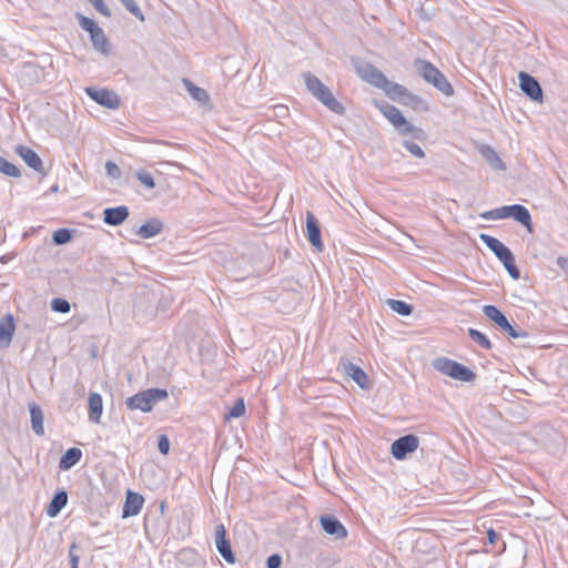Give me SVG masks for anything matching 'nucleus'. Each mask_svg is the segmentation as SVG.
I'll list each match as a JSON object with an SVG mask.
<instances>
[{"label":"nucleus","mask_w":568,"mask_h":568,"mask_svg":"<svg viewBox=\"0 0 568 568\" xmlns=\"http://www.w3.org/2000/svg\"><path fill=\"white\" fill-rule=\"evenodd\" d=\"M72 240V232L69 229H59L53 232L52 241L55 245H64Z\"/></svg>","instance_id":"obj_36"},{"label":"nucleus","mask_w":568,"mask_h":568,"mask_svg":"<svg viewBox=\"0 0 568 568\" xmlns=\"http://www.w3.org/2000/svg\"><path fill=\"white\" fill-rule=\"evenodd\" d=\"M414 65L418 74L427 82L433 84L446 97L454 94V89L446 77L433 63L427 60L416 59Z\"/></svg>","instance_id":"obj_4"},{"label":"nucleus","mask_w":568,"mask_h":568,"mask_svg":"<svg viewBox=\"0 0 568 568\" xmlns=\"http://www.w3.org/2000/svg\"><path fill=\"white\" fill-rule=\"evenodd\" d=\"M432 366L443 375H447L456 381L473 382L476 378V373L467 366L450 359L448 357H437L432 362Z\"/></svg>","instance_id":"obj_5"},{"label":"nucleus","mask_w":568,"mask_h":568,"mask_svg":"<svg viewBox=\"0 0 568 568\" xmlns=\"http://www.w3.org/2000/svg\"><path fill=\"white\" fill-rule=\"evenodd\" d=\"M501 331L508 334L511 338L527 337L528 333L525 329L516 328L510 324L508 318L499 326Z\"/></svg>","instance_id":"obj_37"},{"label":"nucleus","mask_w":568,"mask_h":568,"mask_svg":"<svg viewBox=\"0 0 568 568\" xmlns=\"http://www.w3.org/2000/svg\"><path fill=\"white\" fill-rule=\"evenodd\" d=\"M503 265L507 270L508 274L513 280H518L520 277V271L515 262V256L513 252L504 257L501 261Z\"/></svg>","instance_id":"obj_35"},{"label":"nucleus","mask_w":568,"mask_h":568,"mask_svg":"<svg viewBox=\"0 0 568 568\" xmlns=\"http://www.w3.org/2000/svg\"><path fill=\"white\" fill-rule=\"evenodd\" d=\"M274 113L276 116L285 118L288 114V109L285 105L274 106Z\"/></svg>","instance_id":"obj_49"},{"label":"nucleus","mask_w":568,"mask_h":568,"mask_svg":"<svg viewBox=\"0 0 568 568\" xmlns=\"http://www.w3.org/2000/svg\"><path fill=\"white\" fill-rule=\"evenodd\" d=\"M50 305H51V310L53 312L61 313V314H67L71 310L70 303L67 300L61 298V297H54L51 301Z\"/></svg>","instance_id":"obj_39"},{"label":"nucleus","mask_w":568,"mask_h":568,"mask_svg":"<svg viewBox=\"0 0 568 568\" xmlns=\"http://www.w3.org/2000/svg\"><path fill=\"white\" fill-rule=\"evenodd\" d=\"M125 9L133 14L138 20L144 21V14L138 3L134 0H119Z\"/></svg>","instance_id":"obj_38"},{"label":"nucleus","mask_w":568,"mask_h":568,"mask_svg":"<svg viewBox=\"0 0 568 568\" xmlns=\"http://www.w3.org/2000/svg\"><path fill=\"white\" fill-rule=\"evenodd\" d=\"M144 504V498L142 495L134 493L132 490L126 491L124 506L122 508V517L128 518L132 516H136Z\"/></svg>","instance_id":"obj_15"},{"label":"nucleus","mask_w":568,"mask_h":568,"mask_svg":"<svg viewBox=\"0 0 568 568\" xmlns=\"http://www.w3.org/2000/svg\"><path fill=\"white\" fill-rule=\"evenodd\" d=\"M322 529L335 539H343L347 536V530L343 524L333 515H322L320 517Z\"/></svg>","instance_id":"obj_12"},{"label":"nucleus","mask_w":568,"mask_h":568,"mask_svg":"<svg viewBox=\"0 0 568 568\" xmlns=\"http://www.w3.org/2000/svg\"><path fill=\"white\" fill-rule=\"evenodd\" d=\"M106 174L112 179H120L122 175L121 169L112 161L105 163Z\"/></svg>","instance_id":"obj_45"},{"label":"nucleus","mask_w":568,"mask_h":568,"mask_svg":"<svg viewBox=\"0 0 568 568\" xmlns=\"http://www.w3.org/2000/svg\"><path fill=\"white\" fill-rule=\"evenodd\" d=\"M395 129L397 130L398 134L402 135L403 138L410 136V139L417 141H423L426 139V132L423 129L413 125L407 120L405 124L395 126Z\"/></svg>","instance_id":"obj_27"},{"label":"nucleus","mask_w":568,"mask_h":568,"mask_svg":"<svg viewBox=\"0 0 568 568\" xmlns=\"http://www.w3.org/2000/svg\"><path fill=\"white\" fill-rule=\"evenodd\" d=\"M479 240L496 255L499 261L511 253L508 246L489 234L480 233Z\"/></svg>","instance_id":"obj_17"},{"label":"nucleus","mask_w":568,"mask_h":568,"mask_svg":"<svg viewBox=\"0 0 568 568\" xmlns=\"http://www.w3.org/2000/svg\"><path fill=\"white\" fill-rule=\"evenodd\" d=\"M85 93L98 104L108 109H118L120 106V97L108 89H97L93 87L85 88Z\"/></svg>","instance_id":"obj_7"},{"label":"nucleus","mask_w":568,"mask_h":568,"mask_svg":"<svg viewBox=\"0 0 568 568\" xmlns=\"http://www.w3.org/2000/svg\"><path fill=\"white\" fill-rule=\"evenodd\" d=\"M77 18H78V21H79V24L80 27L85 30L87 32L89 33H92L93 31H95L98 28H100L95 21L91 18H88L81 13H77Z\"/></svg>","instance_id":"obj_42"},{"label":"nucleus","mask_w":568,"mask_h":568,"mask_svg":"<svg viewBox=\"0 0 568 568\" xmlns=\"http://www.w3.org/2000/svg\"><path fill=\"white\" fill-rule=\"evenodd\" d=\"M163 230V223L156 219V217H152V219H149L145 223H143L136 234L141 237V239H151L158 234H160Z\"/></svg>","instance_id":"obj_20"},{"label":"nucleus","mask_w":568,"mask_h":568,"mask_svg":"<svg viewBox=\"0 0 568 568\" xmlns=\"http://www.w3.org/2000/svg\"><path fill=\"white\" fill-rule=\"evenodd\" d=\"M78 545L75 542H72L69 549H72V554H75V550L78 549Z\"/></svg>","instance_id":"obj_53"},{"label":"nucleus","mask_w":568,"mask_h":568,"mask_svg":"<svg viewBox=\"0 0 568 568\" xmlns=\"http://www.w3.org/2000/svg\"><path fill=\"white\" fill-rule=\"evenodd\" d=\"M303 78L307 90L328 110L339 115L345 113L344 105L335 99L332 91L316 75L304 72Z\"/></svg>","instance_id":"obj_1"},{"label":"nucleus","mask_w":568,"mask_h":568,"mask_svg":"<svg viewBox=\"0 0 568 568\" xmlns=\"http://www.w3.org/2000/svg\"><path fill=\"white\" fill-rule=\"evenodd\" d=\"M178 560L181 562L189 561L193 562L197 559V554L192 548H183L178 552Z\"/></svg>","instance_id":"obj_44"},{"label":"nucleus","mask_w":568,"mask_h":568,"mask_svg":"<svg viewBox=\"0 0 568 568\" xmlns=\"http://www.w3.org/2000/svg\"><path fill=\"white\" fill-rule=\"evenodd\" d=\"M29 412L32 430L34 432L36 435L42 436L44 434L42 408L36 403H30Z\"/></svg>","instance_id":"obj_22"},{"label":"nucleus","mask_w":568,"mask_h":568,"mask_svg":"<svg viewBox=\"0 0 568 568\" xmlns=\"http://www.w3.org/2000/svg\"><path fill=\"white\" fill-rule=\"evenodd\" d=\"M485 220L514 219L524 225L528 232H532L531 215L528 209L521 204L504 205L480 214Z\"/></svg>","instance_id":"obj_3"},{"label":"nucleus","mask_w":568,"mask_h":568,"mask_svg":"<svg viewBox=\"0 0 568 568\" xmlns=\"http://www.w3.org/2000/svg\"><path fill=\"white\" fill-rule=\"evenodd\" d=\"M520 90L532 101L541 102L544 92L537 79L525 71L518 74Z\"/></svg>","instance_id":"obj_8"},{"label":"nucleus","mask_w":568,"mask_h":568,"mask_svg":"<svg viewBox=\"0 0 568 568\" xmlns=\"http://www.w3.org/2000/svg\"><path fill=\"white\" fill-rule=\"evenodd\" d=\"M480 155L494 170L506 171V165L497 154V152L490 145H481L479 149Z\"/></svg>","instance_id":"obj_23"},{"label":"nucleus","mask_w":568,"mask_h":568,"mask_svg":"<svg viewBox=\"0 0 568 568\" xmlns=\"http://www.w3.org/2000/svg\"><path fill=\"white\" fill-rule=\"evenodd\" d=\"M403 146L414 156L416 158H424L425 156V152L423 151V149L415 142V140H407V139H404L403 142H402Z\"/></svg>","instance_id":"obj_40"},{"label":"nucleus","mask_w":568,"mask_h":568,"mask_svg":"<svg viewBox=\"0 0 568 568\" xmlns=\"http://www.w3.org/2000/svg\"><path fill=\"white\" fill-rule=\"evenodd\" d=\"M97 11H99L104 17H111V11L108 6L103 2V0H89Z\"/></svg>","instance_id":"obj_47"},{"label":"nucleus","mask_w":568,"mask_h":568,"mask_svg":"<svg viewBox=\"0 0 568 568\" xmlns=\"http://www.w3.org/2000/svg\"><path fill=\"white\" fill-rule=\"evenodd\" d=\"M136 179L148 189H154L155 187V181L151 173L140 170L135 173Z\"/></svg>","instance_id":"obj_43"},{"label":"nucleus","mask_w":568,"mask_h":568,"mask_svg":"<svg viewBox=\"0 0 568 568\" xmlns=\"http://www.w3.org/2000/svg\"><path fill=\"white\" fill-rule=\"evenodd\" d=\"M70 568H79V556L69 549Z\"/></svg>","instance_id":"obj_50"},{"label":"nucleus","mask_w":568,"mask_h":568,"mask_svg":"<svg viewBox=\"0 0 568 568\" xmlns=\"http://www.w3.org/2000/svg\"><path fill=\"white\" fill-rule=\"evenodd\" d=\"M182 82H183L186 91L190 93V95L195 101H199L201 103H205V102H207L210 100L209 93L204 89L195 85L190 79L184 78L182 80Z\"/></svg>","instance_id":"obj_30"},{"label":"nucleus","mask_w":568,"mask_h":568,"mask_svg":"<svg viewBox=\"0 0 568 568\" xmlns=\"http://www.w3.org/2000/svg\"><path fill=\"white\" fill-rule=\"evenodd\" d=\"M379 89H383L384 92L388 98H390L394 101L402 102V99L406 95L408 89L402 84H398L396 82L389 81L386 78V81L383 82V85H381Z\"/></svg>","instance_id":"obj_25"},{"label":"nucleus","mask_w":568,"mask_h":568,"mask_svg":"<svg viewBox=\"0 0 568 568\" xmlns=\"http://www.w3.org/2000/svg\"><path fill=\"white\" fill-rule=\"evenodd\" d=\"M306 236L312 246H314L318 252L323 251L324 244L322 241L320 222L311 211L306 212Z\"/></svg>","instance_id":"obj_9"},{"label":"nucleus","mask_w":568,"mask_h":568,"mask_svg":"<svg viewBox=\"0 0 568 568\" xmlns=\"http://www.w3.org/2000/svg\"><path fill=\"white\" fill-rule=\"evenodd\" d=\"M158 449L162 455H168L170 450V439L166 435H160L158 438Z\"/></svg>","instance_id":"obj_46"},{"label":"nucleus","mask_w":568,"mask_h":568,"mask_svg":"<svg viewBox=\"0 0 568 568\" xmlns=\"http://www.w3.org/2000/svg\"><path fill=\"white\" fill-rule=\"evenodd\" d=\"M468 336L484 349H491L493 344L489 338L476 328H468Z\"/></svg>","instance_id":"obj_33"},{"label":"nucleus","mask_w":568,"mask_h":568,"mask_svg":"<svg viewBox=\"0 0 568 568\" xmlns=\"http://www.w3.org/2000/svg\"><path fill=\"white\" fill-rule=\"evenodd\" d=\"M483 313L498 327L507 320L506 315L495 305H485L483 307Z\"/></svg>","instance_id":"obj_31"},{"label":"nucleus","mask_w":568,"mask_h":568,"mask_svg":"<svg viewBox=\"0 0 568 568\" xmlns=\"http://www.w3.org/2000/svg\"><path fill=\"white\" fill-rule=\"evenodd\" d=\"M556 263L561 270L568 273V257L559 256Z\"/></svg>","instance_id":"obj_51"},{"label":"nucleus","mask_w":568,"mask_h":568,"mask_svg":"<svg viewBox=\"0 0 568 568\" xmlns=\"http://www.w3.org/2000/svg\"><path fill=\"white\" fill-rule=\"evenodd\" d=\"M16 153L36 172L45 174L43 162L36 151L29 146L19 144L16 146Z\"/></svg>","instance_id":"obj_14"},{"label":"nucleus","mask_w":568,"mask_h":568,"mask_svg":"<svg viewBox=\"0 0 568 568\" xmlns=\"http://www.w3.org/2000/svg\"><path fill=\"white\" fill-rule=\"evenodd\" d=\"M169 398V393L164 388H148L128 397L124 402L126 409L141 410L150 413L161 400Z\"/></svg>","instance_id":"obj_2"},{"label":"nucleus","mask_w":568,"mask_h":568,"mask_svg":"<svg viewBox=\"0 0 568 568\" xmlns=\"http://www.w3.org/2000/svg\"><path fill=\"white\" fill-rule=\"evenodd\" d=\"M89 420L92 423H100L103 410L102 397L99 393H90L89 399Z\"/></svg>","instance_id":"obj_21"},{"label":"nucleus","mask_w":568,"mask_h":568,"mask_svg":"<svg viewBox=\"0 0 568 568\" xmlns=\"http://www.w3.org/2000/svg\"><path fill=\"white\" fill-rule=\"evenodd\" d=\"M90 39L93 48L97 51L103 53L104 55L110 53L109 40L101 28H98L95 31L90 33Z\"/></svg>","instance_id":"obj_26"},{"label":"nucleus","mask_w":568,"mask_h":568,"mask_svg":"<svg viewBox=\"0 0 568 568\" xmlns=\"http://www.w3.org/2000/svg\"><path fill=\"white\" fill-rule=\"evenodd\" d=\"M487 537H488V541H489V544H494V542L497 540L498 535H497V532H496L495 530L489 529V530L487 531Z\"/></svg>","instance_id":"obj_52"},{"label":"nucleus","mask_w":568,"mask_h":568,"mask_svg":"<svg viewBox=\"0 0 568 568\" xmlns=\"http://www.w3.org/2000/svg\"><path fill=\"white\" fill-rule=\"evenodd\" d=\"M129 207L125 205L106 207L103 210V222L111 226H118L129 217Z\"/></svg>","instance_id":"obj_16"},{"label":"nucleus","mask_w":568,"mask_h":568,"mask_svg":"<svg viewBox=\"0 0 568 568\" xmlns=\"http://www.w3.org/2000/svg\"><path fill=\"white\" fill-rule=\"evenodd\" d=\"M51 190H52V192H57L58 191V185L53 186Z\"/></svg>","instance_id":"obj_55"},{"label":"nucleus","mask_w":568,"mask_h":568,"mask_svg":"<svg viewBox=\"0 0 568 568\" xmlns=\"http://www.w3.org/2000/svg\"><path fill=\"white\" fill-rule=\"evenodd\" d=\"M419 446V438L414 434L400 436L392 443L390 454L397 460H404L408 454L414 453Z\"/></svg>","instance_id":"obj_6"},{"label":"nucleus","mask_w":568,"mask_h":568,"mask_svg":"<svg viewBox=\"0 0 568 568\" xmlns=\"http://www.w3.org/2000/svg\"><path fill=\"white\" fill-rule=\"evenodd\" d=\"M82 458V450L78 447H71L65 450L59 460V468L68 470L75 466Z\"/></svg>","instance_id":"obj_24"},{"label":"nucleus","mask_w":568,"mask_h":568,"mask_svg":"<svg viewBox=\"0 0 568 568\" xmlns=\"http://www.w3.org/2000/svg\"><path fill=\"white\" fill-rule=\"evenodd\" d=\"M356 70L362 79L376 88H381L383 82L386 81L384 73L375 68L372 63L363 62L356 67Z\"/></svg>","instance_id":"obj_13"},{"label":"nucleus","mask_w":568,"mask_h":568,"mask_svg":"<svg viewBox=\"0 0 568 568\" xmlns=\"http://www.w3.org/2000/svg\"><path fill=\"white\" fill-rule=\"evenodd\" d=\"M381 112L394 126H399L406 123V118L402 114L399 109L393 104L383 105L381 108Z\"/></svg>","instance_id":"obj_28"},{"label":"nucleus","mask_w":568,"mask_h":568,"mask_svg":"<svg viewBox=\"0 0 568 568\" xmlns=\"http://www.w3.org/2000/svg\"><path fill=\"white\" fill-rule=\"evenodd\" d=\"M386 303L390 307L392 311L396 312L397 314H399L402 316H409L414 311V307L410 304H408L404 301H400V300L389 298V300H387Z\"/></svg>","instance_id":"obj_32"},{"label":"nucleus","mask_w":568,"mask_h":568,"mask_svg":"<svg viewBox=\"0 0 568 568\" xmlns=\"http://www.w3.org/2000/svg\"><path fill=\"white\" fill-rule=\"evenodd\" d=\"M282 565V556L272 554L266 559V568H280Z\"/></svg>","instance_id":"obj_48"},{"label":"nucleus","mask_w":568,"mask_h":568,"mask_svg":"<svg viewBox=\"0 0 568 568\" xmlns=\"http://www.w3.org/2000/svg\"><path fill=\"white\" fill-rule=\"evenodd\" d=\"M24 69H26V70H32V69H33V67H32V65H26V67H24Z\"/></svg>","instance_id":"obj_54"},{"label":"nucleus","mask_w":568,"mask_h":568,"mask_svg":"<svg viewBox=\"0 0 568 568\" xmlns=\"http://www.w3.org/2000/svg\"><path fill=\"white\" fill-rule=\"evenodd\" d=\"M400 103L404 104V105L410 106L415 111H424V112H426V111L429 110L428 103L423 98H420L419 95L410 92L409 90L407 91V93L404 97V99H402Z\"/></svg>","instance_id":"obj_29"},{"label":"nucleus","mask_w":568,"mask_h":568,"mask_svg":"<svg viewBox=\"0 0 568 568\" xmlns=\"http://www.w3.org/2000/svg\"><path fill=\"white\" fill-rule=\"evenodd\" d=\"M13 315L7 314L0 320V348L9 347L14 333Z\"/></svg>","instance_id":"obj_18"},{"label":"nucleus","mask_w":568,"mask_h":568,"mask_svg":"<svg viewBox=\"0 0 568 568\" xmlns=\"http://www.w3.org/2000/svg\"><path fill=\"white\" fill-rule=\"evenodd\" d=\"M245 414V404L243 398L236 399L232 408L226 414L225 418H239Z\"/></svg>","instance_id":"obj_41"},{"label":"nucleus","mask_w":568,"mask_h":568,"mask_svg":"<svg viewBox=\"0 0 568 568\" xmlns=\"http://www.w3.org/2000/svg\"><path fill=\"white\" fill-rule=\"evenodd\" d=\"M215 545L219 554L226 562H235V555L232 551L230 540L226 538V530L224 525H217L215 527Z\"/></svg>","instance_id":"obj_10"},{"label":"nucleus","mask_w":568,"mask_h":568,"mask_svg":"<svg viewBox=\"0 0 568 568\" xmlns=\"http://www.w3.org/2000/svg\"><path fill=\"white\" fill-rule=\"evenodd\" d=\"M67 503L68 493L64 489L57 490L47 507V515L51 518L57 517Z\"/></svg>","instance_id":"obj_19"},{"label":"nucleus","mask_w":568,"mask_h":568,"mask_svg":"<svg viewBox=\"0 0 568 568\" xmlns=\"http://www.w3.org/2000/svg\"><path fill=\"white\" fill-rule=\"evenodd\" d=\"M339 367L343 373L351 377L361 388L367 389L369 387L367 374L358 365L342 358L339 361Z\"/></svg>","instance_id":"obj_11"},{"label":"nucleus","mask_w":568,"mask_h":568,"mask_svg":"<svg viewBox=\"0 0 568 568\" xmlns=\"http://www.w3.org/2000/svg\"><path fill=\"white\" fill-rule=\"evenodd\" d=\"M0 173L10 176V178H20L21 170L16 166L13 163L7 161L3 156L0 155Z\"/></svg>","instance_id":"obj_34"}]
</instances>
